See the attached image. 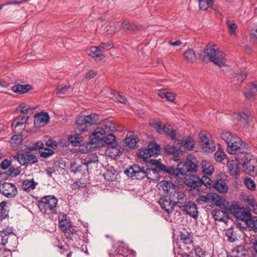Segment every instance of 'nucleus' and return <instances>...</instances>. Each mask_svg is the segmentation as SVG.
I'll use <instances>...</instances> for the list:
<instances>
[{"label":"nucleus","mask_w":257,"mask_h":257,"mask_svg":"<svg viewBox=\"0 0 257 257\" xmlns=\"http://www.w3.org/2000/svg\"><path fill=\"white\" fill-rule=\"evenodd\" d=\"M215 47L216 46L214 45L208 44L206 48L200 52V58L205 62H212L214 64L222 67L225 64V54Z\"/></svg>","instance_id":"f257e3e1"},{"label":"nucleus","mask_w":257,"mask_h":257,"mask_svg":"<svg viewBox=\"0 0 257 257\" xmlns=\"http://www.w3.org/2000/svg\"><path fill=\"white\" fill-rule=\"evenodd\" d=\"M198 165L197 161L195 158H192V156L187 157L186 161L184 163H180L177 166V168L173 167H170V172L172 175L182 178L185 175L190 174L191 173L196 171L198 169Z\"/></svg>","instance_id":"f03ea898"},{"label":"nucleus","mask_w":257,"mask_h":257,"mask_svg":"<svg viewBox=\"0 0 257 257\" xmlns=\"http://www.w3.org/2000/svg\"><path fill=\"white\" fill-rule=\"evenodd\" d=\"M99 115L95 113L77 117L75 123V131L78 133L89 132L92 125L98 122Z\"/></svg>","instance_id":"7ed1b4c3"},{"label":"nucleus","mask_w":257,"mask_h":257,"mask_svg":"<svg viewBox=\"0 0 257 257\" xmlns=\"http://www.w3.org/2000/svg\"><path fill=\"white\" fill-rule=\"evenodd\" d=\"M57 204L58 199L52 195L44 196L38 202V206L40 210L45 214L56 213Z\"/></svg>","instance_id":"20e7f679"},{"label":"nucleus","mask_w":257,"mask_h":257,"mask_svg":"<svg viewBox=\"0 0 257 257\" xmlns=\"http://www.w3.org/2000/svg\"><path fill=\"white\" fill-rule=\"evenodd\" d=\"M237 143H233L227 146V150L228 153L236 155L239 160H243L245 158L248 151L247 144L242 142L239 138V141H236Z\"/></svg>","instance_id":"39448f33"},{"label":"nucleus","mask_w":257,"mask_h":257,"mask_svg":"<svg viewBox=\"0 0 257 257\" xmlns=\"http://www.w3.org/2000/svg\"><path fill=\"white\" fill-rule=\"evenodd\" d=\"M151 162L155 166V168H147L146 170V173L147 174L146 177H147L148 179L153 181L158 180L159 178L158 172L159 171H163L172 174V173L170 170V167H167L156 160L152 159Z\"/></svg>","instance_id":"423d86ee"},{"label":"nucleus","mask_w":257,"mask_h":257,"mask_svg":"<svg viewBox=\"0 0 257 257\" xmlns=\"http://www.w3.org/2000/svg\"><path fill=\"white\" fill-rule=\"evenodd\" d=\"M58 219L60 228L65 235L67 238H72L73 235L76 232L75 227L72 225L70 219L64 213H60Z\"/></svg>","instance_id":"0eeeda50"},{"label":"nucleus","mask_w":257,"mask_h":257,"mask_svg":"<svg viewBox=\"0 0 257 257\" xmlns=\"http://www.w3.org/2000/svg\"><path fill=\"white\" fill-rule=\"evenodd\" d=\"M198 138L201 148L204 152L210 153L215 150V144L210 133L206 131H202L199 134Z\"/></svg>","instance_id":"6e6552de"},{"label":"nucleus","mask_w":257,"mask_h":257,"mask_svg":"<svg viewBox=\"0 0 257 257\" xmlns=\"http://www.w3.org/2000/svg\"><path fill=\"white\" fill-rule=\"evenodd\" d=\"M14 158L22 166H28L38 162L37 157L29 152L18 153L14 156Z\"/></svg>","instance_id":"1a4fd4ad"},{"label":"nucleus","mask_w":257,"mask_h":257,"mask_svg":"<svg viewBox=\"0 0 257 257\" xmlns=\"http://www.w3.org/2000/svg\"><path fill=\"white\" fill-rule=\"evenodd\" d=\"M229 211L238 219L244 222L246 224L250 217V213L244 208H240L237 204H232L229 206Z\"/></svg>","instance_id":"9d476101"},{"label":"nucleus","mask_w":257,"mask_h":257,"mask_svg":"<svg viewBox=\"0 0 257 257\" xmlns=\"http://www.w3.org/2000/svg\"><path fill=\"white\" fill-rule=\"evenodd\" d=\"M0 193L8 198H13L17 195L18 191L15 184L5 182L0 184Z\"/></svg>","instance_id":"9b49d317"},{"label":"nucleus","mask_w":257,"mask_h":257,"mask_svg":"<svg viewBox=\"0 0 257 257\" xmlns=\"http://www.w3.org/2000/svg\"><path fill=\"white\" fill-rule=\"evenodd\" d=\"M125 172L128 176L133 179L141 180L146 177L147 175L146 170L138 165L131 166Z\"/></svg>","instance_id":"f8f14e48"},{"label":"nucleus","mask_w":257,"mask_h":257,"mask_svg":"<svg viewBox=\"0 0 257 257\" xmlns=\"http://www.w3.org/2000/svg\"><path fill=\"white\" fill-rule=\"evenodd\" d=\"M34 125L36 127H43L46 125L50 120L48 113L41 111L35 114L34 116Z\"/></svg>","instance_id":"ddd939ff"},{"label":"nucleus","mask_w":257,"mask_h":257,"mask_svg":"<svg viewBox=\"0 0 257 257\" xmlns=\"http://www.w3.org/2000/svg\"><path fill=\"white\" fill-rule=\"evenodd\" d=\"M173 202V200H172L170 197L164 196L160 198L159 201V203L162 209L165 210L166 212L170 214L174 210L175 205Z\"/></svg>","instance_id":"4468645a"},{"label":"nucleus","mask_w":257,"mask_h":257,"mask_svg":"<svg viewBox=\"0 0 257 257\" xmlns=\"http://www.w3.org/2000/svg\"><path fill=\"white\" fill-rule=\"evenodd\" d=\"M220 209H214L213 210V216L214 219L220 222H227L228 219V215L230 213L229 207L228 208Z\"/></svg>","instance_id":"2eb2a0df"},{"label":"nucleus","mask_w":257,"mask_h":257,"mask_svg":"<svg viewBox=\"0 0 257 257\" xmlns=\"http://www.w3.org/2000/svg\"><path fill=\"white\" fill-rule=\"evenodd\" d=\"M172 200L175 205L181 208L187 203V198L183 192L177 191L174 193Z\"/></svg>","instance_id":"dca6fc26"},{"label":"nucleus","mask_w":257,"mask_h":257,"mask_svg":"<svg viewBox=\"0 0 257 257\" xmlns=\"http://www.w3.org/2000/svg\"><path fill=\"white\" fill-rule=\"evenodd\" d=\"M165 151L169 155H173L176 161H179L182 159L183 152L180 148H177L174 146L167 145L164 147Z\"/></svg>","instance_id":"f3484780"},{"label":"nucleus","mask_w":257,"mask_h":257,"mask_svg":"<svg viewBox=\"0 0 257 257\" xmlns=\"http://www.w3.org/2000/svg\"><path fill=\"white\" fill-rule=\"evenodd\" d=\"M105 135L102 128H100V127L96 128L94 132L92 133L90 136L92 144L95 145H97L104 139Z\"/></svg>","instance_id":"a211bd4d"},{"label":"nucleus","mask_w":257,"mask_h":257,"mask_svg":"<svg viewBox=\"0 0 257 257\" xmlns=\"http://www.w3.org/2000/svg\"><path fill=\"white\" fill-rule=\"evenodd\" d=\"M242 166L244 171L246 174L253 175L255 174V168L257 167V161L254 159H249L244 162Z\"/></svg>","instance_id":"6ab92c4d"},{"label":"nucleus","mask_w":257,"mask_h":257,"mask_svg":"<svg viewBox=\"0 0 257 257\" xmlns=\"http://www.w3.org/2000/svg\"><path fill=\"white\" fill-rule=\"evenodd\" d=\"M221 139L225 141L227 146L233 143H237L236 141H239V137L233 134L229 131H223L221 134Z\"/></svg>","instance_id":"aec40b11"},{"label":"nucleus","mask_w":257,"mask_h":257,"mask_svg":"<svg viewBox=\"0 0 257 257\" xmlns=\"http://www.w3.org/2000/svg\"><path fill=\"white\" fill-rule=\"evenodd\" d=\"M241 160L238 159V157H235V160H229L227 166L230 173L233 176H236L238 174V164Z\"/></svg>","instance_id":"412c9836"},{"label":"nucleus","mask_w":257,"mask_h":257,"mask_svg":"<svg viewBox=\"0 0 257 257\" xmlns=\"http://www.w3.org/2000/svg\"><path fill=\"white\" fill-rule=\"evenodd\" d=\"M183 208H184V210L187 214H189L194 218H196L198 217V213L197 209V206L194 203H187Z\"/></svg>","instance_id":"4be33fe9"},{"label":"nucleus","mask_w":257,"mask_h":257,"mask_svg":"<svg viewBox=\"0 0 257 257\" xmlns=\"http://www.w3.org/2000/svg\"><path fill=\"white\" fill-rule=\"evenodd\" d=\"M87 54L95 59H99L100 60L104 58L99 47L96 46H93L90 47L87 50Z\"/></svg>","instance_id":"5701e85b"},{"label":"nucleus","mask_w":257,"mask_h":257,"mask_svg":"<svg viewBox=\"0 0 257 257\" xmlns=\"http://www.w3.org/2000/svg\"><path fill=\"white\" fill-rule=\"evenodd\" d=\"M29 116L26 115H19L14 119L12 122L11 125L12 127L16 131H19L18 128L19 126H21L26 123L27 121L29 119Z\"/></svg>","instance_id":"b1692460"},{"label":"nucleus","mask_w":257,"mask_h":257,"mask_svg":"<svg viewBox=\"0 0 257 257\" xmlns=\"http://www.w3.org/2000/svg\"><path fill=\"white\" fill-rule=\"evenodd\" d=\"M105 132V134L112 133L116 130V127L114 123L111 121L107 119L104 120L101 123V126Z\"/></svg>","instance_id":"393cba45"},{"label":"nucleus","mask_w":257,"mask_h":257,"mask_svg":"<svg viewBox=\"0 0 257 257\" xmlns=\"http://www.w3.org/2000/svg\"><path fill=\"white\" fill-rule=\"evenodd\" d=\"M225 23L227 27L228 32L230 36L235 37L237 35L236 31L238 26L235 23V21L228 18L226 20Z\"/></svg>","instance_id":"a878e982"},{"label":"nucleus","mask_w":257,"mask_h":257,"mask_svg":"<svg viewBox=\"0 0 257 257\" xmlns=\"http://www.w3.org/2000/svg\"><path fill=\"white\" fill-rule=\"evenodd\" d=\"M236 118L237 121L234 122L236 124L244 127L248 126L249 116L247 114L244 112H240L236 115Z\"/></svg>","instance_id":"bb28decb"},{"label":"nucleus","mask_w":257,"mask_h":257,"mask_svg":"<svg viewBox=\"0 0 257 257\" xmlns=\"http://www.w3.org/2000/svg\"><path fill=\"white\" fill-rule=\"evenodd\" d=\"M202 171L204 174L211 175L214 170V167L211 162L203 160L201 164Z\"/></svg>","instance_id":"cd10ccee"},{"label":"nucleus","mask_w":257,"mask_h":257,"mask_svg":"<svg viewBox=\"0 0 257 257\" xmlns=\"http://www.w3.org/2000/svg\"><path fill=\"white\" fill-rule=\"evenodd\" d=\"M213 187L220 193H225L228 190V186L222 179L217 180L213 184Z\"/></svg>","instance_id":"c85d7f7f"},{"label":"nucleus","mask_w":257,"mask_h":257,"mask_svg":"<svg viewBox=\"0 0 257 257\" xmlns=\"http://www.w3.org/2000/svg\"><path fill=\"white\" fill-rule=\"evenodd\" d=\"M32 87L30 84H16L12 87V90L19 94L25 93L32 89Z\"/></svg>","instance_id":"c756f323"},{"label":"nucleus","mask_w":257,"mask_h":257,"mask_svg":"<svg viewBox=\"0 0 257 257\" xmlns=\"http://www.w3.org/2000/svg\"><path fill=\"white\" fill-rule=\"evenodd\" d=\"M158 94L162 98H166L167 100L173 101L176 98L175 93L169 92L166 89L158 90Z\"/></svg>","instance_id":"7c9ffc66"},{"label":"nucleus","mask_w":257,"mask_h":257,"mask_svg":"<svg viewBox=\"0 0 257 257\" xmlns=\"http://www.w3.org/2000/svg\"><path fill=\"white\" fill-rule=\"evenodd\" d=\"M121 28L125 31H129L134 32L142 28L140 25H137L133 23H130L126 21H123L121 24Z\"/></svg>","instance_id":"2f4dec72"},{"label":"nucleus","mask_w":257,"mask_h":257,"mask_svg":"<svg viewBox=\"0 0 257 257\" xmlns=\"http://www.w3.org/2000/svg\"><path fill=\"white\" fill-rule=\"evenodd\" d=\"M38 183L36 182L34 179H26L23 181L22 184V188L26 191H30L35 189Z\"/></svg>","instance_id":"473e14b6"},{"label":"nucleus","mask_w":257,"mask_h":257,"mask_svg":"<svg viewBox=\"0 0 257 257\" xmlns=\"http://www.w3.org/2000/svg\"><path fill=\"white\" fill-rule=\"evenodd\" d=\"M200 178L197 176L192 175L185 181L186 185L190 187L195 188L200 186Z\"/></svg>","instance_id":"72a5a7b5"},{"label":"nucleus","mask_w":257,"mask_h":257,"mask_svg":"<svg viewBox=\"0 0 257 257\" xmlns=\"http://www.w3.org/2000/svg\"><path fill=\"white\" fill-rule=\"evenodd\" d=\"M148 153H149V156H157L160 153V147L156 143L149 144L148 146Z\"/></svg>","instance_id":"f704fd0d"},{"label":"nucleus","mask_w":257,"mask_h":257,"mask_svg":"<svg viewBox=\"0 0 257 257\" xmlns=\"http://www.w3.org/2000/svg\"><path fill=\"white\" fill-rule=\"evenodd\" d=\"M184 57L186 61L193 63L196 60V54L192 49H188L184 53Z\"/></svg>","instance_id":"c9c22d12"},{"label":"nucleus","mask_w":257,"mask_h":257,"mask_svg":"<svg viewBox=\"0 0 257 257\" xmlns=\"http://www.w3.org/2000/svg\"><path fill=\"white\" fill-rule=\"evenodd\" d=\"M128 251L129 250L127 246L121 243L118 245V247L115 249L114 252H113L112 250H110L109 253L110 254H119L127 256Z\"/></svg>","instance_id":"e433bc0d"},{"label":"nucleus","mask_w":257,"mask_h":257,"mask_svg":"<svg viewBox=\"0 0 257 257\" xmlns=\"http://www.w3.org/2000/svg\"><path fill=\"white\" fill-rule=\"evenodd\" d=\"M155 127L159 133H165L168 135L170 132L171 128L170 126H167L162 123V122H158L155 124Z\"/></svg>","instance_id":"4c0bfd02"},{"label":"nucleus","mask_w":257,"mask_h":257,"mask_svg":"<svg viewBox=\"0 0 257 257\" xmlns=\"http://www.w3.org/2000/svg\"><path fill=\"white\" fill-rule=\"evenodd\" d=\"M181 144L182 146L188 150H192L194 148L195 142L192 137H188L184 140H182Z\"/></svg>","instance_id":"58836bf2"},{"label":"nucleus","mask_w":257,"mask_h":257,"mask_svg":"<svg viewBox=\"0 0 257 257\" xmlns=\"http://www.w3.org/2000/svg\"><path fill=\"white\" fill-rule=\"evenodd\" d=\"M180 239L184 244H191L192 242V237L190 234L187 231L180 232Z\"/></svg>","instance_id":"ea45409f"},{"label":"nucleus","mask_w":257,"mask_h":257,"mask_svg":"<svg viewBox=\"0 0 257 257\" xmlns=\"http://www.w3.org/2000/svg\"><path fill=\"white\" fill-rule=\"evenodd\" d=\"M214 198V194H207L205 196H200L196 199V201L200 204L204 203L211 202V200H213Z\"/></svg>","instance_id":"a19ab883"},{"label":"nucleus","mask_w":257,"mask_h":257,"mask_svg":"<svg viewBox=\"0 0 257 257\" xmlns=\"http://www.w3.org/2000/svg\"><path fill=\"white\" fill-rule=\"evenodd\" d=\"M119 150L115 147L108 148L106 151V154L112 159H115L117 157L120 156Z\"/></svg>","instance_id":"79ce46f5"},{"label":"nucleus","mask_w":257,"mask_h":257,"mask_svg":"<svg viewBox=\"0 0 257 257\" xmlns=\"http://www.w3.org/2000/svg\"><path fill=\"white\" fill-rule=\"evenodd\" d=\"M71 86L70 85H58L56 89V93L57 95L61 96L64 94H66L70 89Z\"/></svg>","instance_id":"37998d69"},{"label":"nucleus","mask_w":257,"mask_h":257,"mask_svg":"<svg viewBox=\"0 0 257 257\" xmlns=\"http://www.w3.org/2000/svg\"><path fill=\"white\" fill-rule=\"evenodd\" d=\"M35 107H31L30 105L25 103H22L17 108V110L21 113L27 114L29 113V111H33Z\"/></svg>","instance_id":"c03bdc74"},{"label":"nucleus","mask_w":257,"mask_h":257,"mask_svg":"<svg viewBox=\"0 0 257 257\" xmlns=\"http://www.w3.org/2000/svg\"><path fill=\"white\" fill-rule=\"evenodd\" d=\"M69 141L75 146H77L82 142V137L78 132L71 135L68 138Z\"/></svg>","instance_id":"a18cd8bd"},{"label":"nucleus","mask_w":257,"mask_h":257,"mask_svg":"<svg viewBox=\"0 0 257 257\" xmlns=\"http://www.w3.org/2000/svg\"><path fill=\"white\" fill-rule=\"evenodd\" d=\"M200 10L206 11L213 5V0H198Z\"/></svg>","instance_id":"49530a36"},{"label":"nucleus","mask_w":257,"mask_h":257,"mask_svg":"<svg viewBox=\"0 0 257 257\" xmlns=\"http://www.w3.org/2000/svg\"><path fill=\"white\" fill-rule=\"evenodd\" d=\"M103 175L105 179L109 182L112 181L116 177V172L113 169L107 170Z\"/></svg>","instance_id":"de8ad7c7"},{"label":"nucleus","mask_w":257,"mask_h":257,"mask_svg":"<svg viewBox=\"0 0 257 257\" xmlns=\"http://www.w3.org/2000/svg\"><path fill=\"white\" fill-rule=\"evenodd\" d=\"M23 138L21 135H15L12 137L10 142L13 147H16L21 144Z\"/></svg>","instance_id":"09e8293b"},{"label":"nucleus","mask_w":257,"mask_h":257,"mask_svg":"<svg viewBox=\"0 0 257 257\" xmlns=\"http://www.w3.org/2000/svg\"><path fill=\"white\" fill-rule=\"evenodd\" d=\"M98 162V157L95 154H90L84 160V164L88 166L92 163H95Z\"/></svg>","instance_id":"8fccbe9b"},{"label":"nucleus","mask_w":257,"mask_h":257,"mask_svg":"<svg viewBox=\"0 0 257 257\" xmlns=\"http://www.w3.org/2000/svg\"><path fill=\"white\" fill-rule=\"evenodd\" d=\"M211 202H214L216 206L220 207L221 209H225L227 208L225 205V201L222 198H219L218 195L214 194V198L213 199V200L211 201Z\"/></svg>","instance_id":"3c124183"},{"label":"nucleus","mask_w":257,"mask_h":257,"mask_svg":"<svg viewBox=\"0 0 257 257\" xmlns=\"http://www.w3.org/2000/svg\"><path fill=\"white\" fill-rule=\"evenodd\" d=\"M172 184L167 181L163 180L159 182L158 186L160 189L167 193L170 190Z\"/></svg>","instance_id":"603ef678"},{"label":"nucleus","mask_w":257,"mask_h":257,"mask_svg":"<svg viewBox=\"0 0 257 257\" xmlns=\"http://www.w3.org/2000/svg\"><path fill=\"white\" fill-rule=\"evenodd\" d=\"M40 156L44 158H47L51 156L54 154V151L52 149L47 148H44L39 150Z\"/></svg>","instance_id":"864d4df0"},{"label":"nucleus","mask_w":257,"mask_h":257,"mask_svg":"<svg viewBox=\"0 0 257 257\" xmlns=\"http://www.w3.org/2000/svg\"><path fill=\"white\" fill-rule=\"evenodd\" d=\"M8 202L3 201L0 203V216L5 218L8 215V211L7 208Z\"/></svg>","instance_id":"5fc2aeb1"},{"label":"nucleus","mask_w":257,"mask_h":257,"mask_svg":"<svg viewBox=\"0 0 257 257\" xmlns=\"http://www.w3.org/2000/svg\"><path fill=\"white\" fill-rule=\"evenodd\" d=\"M245 225L247 227L252 228L254 231H257V216L251 217L250 216V218L247 220Z\"/></svg>","instance_id":"6e6d98bb"},{"label":"nucleus","mask_w":257,"mask_h":257,"mask_svg":"<svg viewBox=\"0 0 257 257\" xmlns=\"http://www.w3.org/2000/svg\"><path fill=\"white\" fill-rule=\"evenodd\" d=\"M125 142L127 146L131 149L135 148L137 144L136 138L134 136L126 137Z\"/></svg>","instance_id":"4d7b16f0"},{"label":"nucleus","mask_w":257,"mask_h":257,"mask_svg":"<svg viewBox=\"0 0 257 257\" xmlns=\"http://www.w3.org/2000/svg\"><path fill=\"white\" fill-rule=\"evenodd\" d=\"M247 202L249 209L257 214V202L252 198L247 199Z\"/></svg>","instance_id":"13d9d810"},{"label":"nucleus","mask_w":257,"mask_h":257,"mask_svg":"<svg viewBox=\"0 0 257 257\" xmlns=\"http://www.w3.org/2000/svg\"><path fill=\"white\" fill-rule=\"evenodd\" d=\"M244 184L246 188L251 191H254L256 189V184L254 181L250 178H246L244 180Z\"/></svg>","instance_id":"bf43d9fd"},{"label":"nucleus","mask_w":257,"mask_h":257,"mask_svg":"<svg viewBox=\"0 0 257 257\" xmlns=\"http://www.w3.org/2000/svg\"><path fill=\"white\" fill-rule=\"evenodd\" d=\"M200 186L202 184H204L207 188H211L212 186L213 187V184H212V180L211 179L206 176H203L201 179H200Z\"/></svg>","instance_id":"052dcab7"},{"label":"nucleus","mask_w":257,"mask_h":257,"mask_svg":"<svg viewBox=\"0 0 257 257\" xmlns=\"http://www.w3.org/2000/svg\"><path fill=\"white\" fill-rule=\"evenodd\" d=\"M226 156L224 151L218 149V151L214 154V159L217 162H221L223 160Z\"/></svg>","instance_id":"680f3d73"},{"label":"nucleus","mask_w":257,"mask_h":257,"mask_svg":"<svg viewBox=\"0 0 257 257\" xmlns=\"http://www.w3.org/2000/svg\"><path fill=\"white\" fill-rule=\"evenodd\" d=\"M147 148H143V149H140L138 154V157L140 158H142L144 160V161H147V159L149 158H150V156H149L150 154L148 153Z\"/></svg>","instance_id":"e2e57ef3"},{"label":"nucleus","mask_w":257,"mask_h":257,"mask_svg":"<svg viewBox=\"0 0 257 257\" xmlns=\"http://www.w3.org/2000/svg\"><path fill=\"white\" fill-rule=\"evenodd\" d=\"M246 73L243 71H240L235 74L234 78L239 83H241L246 77Z\"/></svg>","instance_id":"0e129e2a"},{"label":"nucleus","mask_w":257,"mask_h":257,"mask_svg":"<svg viewBox=\"0 0 257 257\" xmlns=\"http://www.w3.org/2000/svg\"><path fill=\"white\" fill-rule=\"evenodd\" d=\"M59 248L60 249L59 252L61 254H66L67 257H71L72 252L67 248H64L62 245H58Z\"/></svg>","instance_id":"69168bd1"},{"label":"nucleus","mask_w":257,"mask_h":257,"mask_svg":"<svg viewBox=\"0 0 257 257\" xmlns=\"http://www.w3.org/2000/svg\"><path fill=\"white\" fill-rule=\"evenodd\" d=\"M106 137H104V142L109 145H113L115 141V137L112 133H107Z\"/></svg>","instance_id":"338daca9"},{"label":"nucleus","mask_w":257,"mask_h":257,"mask_svg":"<svg viewBox=\"0 0 257 257\" xmlns=\"http://www.w3.org/2000/svg\"><path fill=\"white\" fill-rule=\"evenodd\" d=\"M9 171L10 172V174L11 175H12L13 176H16L21 173L22 171V169L20 167H18L17 168H14V167H10L9 169Z\"/></svg>","instance_id":"774afa93"}]
</instances>
